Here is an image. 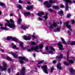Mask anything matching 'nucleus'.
<instances>
[{
	"label": "nucleus",
	"mask_w": 75,
	"mask_h": 75,
	"mask_svg": "<svg viewBox=\"0 0 75 75\" xmlns=\"http://www.w3.org/2000/svg\"><path fill=\"white\" fill-rule=\"evenodd\" d=\"M0 26H3V24H1L0 23Z\"/></svg>",
	"instance_id": "obj_62"
},
{
	"label": "nucleus",
	"mask_w": 75,
	"mask_h": 75,
	"mask_svg": "<svg viewBox=\"0 0 75 75\" xmlns=\"http://www.w3.org/2000/svg\"><path fill=\"white\" fill-rule=\"evenodd\" d=\"M69 63H70V64H74V61H73V60H70L69 61Z\"/></svg>",
	"instance_id": "obj_33"
},
{
	"label": "nucleus",
	"mask_w": 75,
	"mask_h": 75,
	"mask_svg": "<svg viewBox=\"0 0 75 75\" xmlns=\"http://www.w3.org/2000/svg\"><path fill=\"white\" fill-rule=\"evenodd\" d=\"M59 23L60 24H62V22L61 21H60Z\"/></svg>",
	"instance_id": "obj_61"
},
{
	"label": "nucleus",
	"mask_w": 75,
	"mask_h": 75,
	"mask_svg": "<svg viewBox=\"0 0 75 75\" xmlns=\"http://www.w3.org/2000/svg\"><path fill=\"white\" fill-rule=\"evenodd\" d=\"M19 59H23V60H26L27 59L25 57H19Z\"/></svg>",
	"instance_id": "obj_23"
},
{
	"label": "nucleus",
	"mask_w": 75,
	"mask_h": 75,
	"mask_svg": "<svg viewBox=\"0 0 75 75\" xmlns=\"http://www.w3.org/2000/svg\"><path fill=\"white\" fill-rule=\"evenodd\" d=\"M21 21H22V19H21V18L19 19L18 21V24L19 25L21 23Z\"/></svg>",
	"instance_id": "obj_28"
},
{
	"label": "nucleus",
	"mask_w": 75,
	"mask_h": 75,
	"mask_svg": "<svg viewBox=\"0 0 75 75\" xmlns=\"http://www.w3.org/2000/svg\"><path fill=\"white\" fill-rule=\"evenodd\" d=\"M21 74L22 75H24L25 74V68L23 67L22 68V70H21Z\"/></svg>",
	"instance_id": "obj_13"
},
{
	"label": "nucleus",
	"mask_w": 75,
	"mask_h": 75,
	"mask_svg": "<svg viewBox=\"0 0 75 75\" xmlns=\"http://www.w3.org/2000/svg\"><path fill=\"white\" fill-rule=\"evenodd\" d=\"M43 45L42 44L39 45V47L40 48H42Z\"/></svg>",
	"instance_id": "obj_42"
},
{
	"label": "nucleus",
	"mask_w": 75,
	"mask_h": 75,
	"mask_svg": "<svg viewBox=\"0 0 75 75\" xmlns=\"http://www.w3.org/2000/svg\"><path fill=\"white\" fill-rule=\"evenodd\" d=\"M19 44L21 46V47L22 48L23 50H24L25 48L23 47V43L22 42H19Z\"/></svg>",
	"instance_id": "obj_22"
},
{
	"label": "nucleus",
	"mask_w": 75,
	"mask_h": 75,
	"mask_svg": "<svg viewBox=\"0 0 75 75\" xmlns=\"http://www.w3.org/2000/svg\"><path fill=\"white\" fill-rule=\"evenodd\" d=\"M7 40H13V41H17V39L15 38H13L11 36L8 37L7 38Z\"/></svg>",
	"instance_id": "obj_9"
},
{
	"label": "nucleus",
	"mask_w": 75,
	"mask_h": 75,
	"mask_svg": "<svg viewBox=\"0 0 75 75\" xmlns=\"http://www.w3.org/2000/svg\"><path fill=\"white\" fill-rule=\"evenodd\" d=\"M40 47H39V46L38 45H36L35 47L33 46V47L31 49H29L28 50V52H31L33 51V50H35V51H36L37 52H39V51L37 50H38Z\"/></svg>",
	"instance_id": "obj_2"
},
{
	"label": "nucleus",
	"mask_w": 75,
	"mask_h": 75,
	"mask_svg": "<svg viewBox=\"0 0 75 75\" xmlns=\"http://www.w3.org/2000/svg\"><path fill=\"white\" fill-rule=\"evenodd\" d=\"M48 11H53V10H52V9H49L48 10Z\"/></svg>",
	"instance_id": "obj_49"
},
{
	"label": "nucleus",
	"mask_w": 75,
	"mask_h": 75,
	"mask_svg": "<svg viewBox=\"0 0 75 75\" xmlns=\"http://www.w3.org/2000/svg\"><path fill=\"white\" fill-rule=\"evenodd\" d=\"M54 68L52 67V68H51V69L50 71V72L51 73L53 71H54Z\"/></svg>",
	"instance_id": "obj_40"
},
{
	"label": "nucleus",
	"mask_w": 75,
	"mask_h": 75,
	"mask_svg": "<svg viewBox=\"0 0 75 75\" xmlns=\"http://www.w3.org/2000/svg\"><path fill=\"white\" fill-rule=\"evenodd\" d=\"M31 44L32 45H35V43L34 42H32Z\"/></svg>",
	"instance_id": "obj_48"
},
{
	"label": "nucleus",
	"mask_w": 75,
	"mask_h": 75,
	"mask_svg": "<svg viewBox=\"0 0 75 75\" xmlns=\"http://www.w3.org/2000/svg\"><path fill=\"white\" fill-rule=\"evenodd\" d=\"M64 64L65 65H69V64L67 63L66 62H64Z\"/></svg>",
	"instance_id": "obj_41"
},
{
	"label": "nucleus",
	"mask_w": 75,
	"mask_h": 75,
	"mask_svg": "<svg viewBox=\"0 0 75 75\" xmlns=\"http://www.w3.org/2000/svg\"><path fill=\"white\" fill-rule=\"evenodd\" d=\"M13 49H16V50H19V48L18 47H17V46L16 45H13Z\"/></svg>",
	"instance_id": "obj_30"
},
{
	"label": "nucleus",
	"mask_w": 75,
	"mask_h": 75,
	"mask_svg": "<svg viewBox=\"0 0 75 75\" xmlns=\"http://www.w3.org/2000/svg\"><path fill=\"white\" fill-rule=\"evenodd\" d=\"M47 66L46 65L43 66L42 67V69H44L43 70L44 72L46 74H48V70H47Z\"/></svg>",
	"instance_id": "obj_4"
},
{
	"label": "nucleus",
	"mask_w": 75,
	"mask_h": 75,
	"mask_svg": "<svg viewBox=\"0 0 75 75\" xmlns=\"http://www.w3.org/2000/svg\"><path fill=\"white\" fill-rule=\"evenodd\" d=\"M2 65L4 67L3 68L2 67L0 66V69H1V71H6L7 68L6 63L5 62H4L2 63Z\"/></svg>",
	"instance_id": "obj_3"
},
{
	"label": "nucleus",
	"mask_w": 75,
	"mask_h": 75,
	"mask_svg": "<svg viewBox=\"0 0 75 75\" xmlns=\"http://www.w3.org/2000/svg\"><path fill=\"white\" fill-rule=\"evenodd\" d=\"M67 33H68L69 35H71V33H70V32H69V31H68Z\"/></svg>",
	"instance_id": "obj_55"
},
{
	"label": "nucleus",
	"mask_w": 75,
	"mask_h": 75,
	"mask_svg": "<svg viewBox=\"0 0 75 75\" xmlns=\"http://www.w3.org/2000/svg\"><path fill=\"white\" fill-rule=\"evenodd\" d=\"M54 32H56L57 31L59 32L60 31V28H57L56 30H54Z\"/></svg>",
	"instance_id": "obj_32"
},
{
	"label": "nucleus",
	"mask_w": 75,
	"mask_h": 75,
	"mask_svg": "<svg viewBox=\"0 0 75 75\" xmlns=\"http://www.w3.org/2000/svg\"><path fill=\"white\" fill-rule=\"evenodd\" d=\"M38 20H39V21H42V19L41 18H38Z\"/></svg>",
	"instance_id": "obj_43"
},
{
	"label": "nucleus",
	"mask_w": 75,
	"mask_h": 75,
	"mask_svg": "<svg viewBox=\"0 0 75 75\" xmlns=\"http://www.w3.org/2000/svg\"><path fill=\"white\" fill-rule=\"evenodd\" d=\"M73 3H75V1H74L73 2Z\"/></svg>",
	"instance_id": "obj_64"
},
{
	"label": "nucleus",
	"mask_w": 75,
	"mask_h": 75,
	"mask_svg": "<svg viewBox=\"0 0 75 75\" xmlns=\"http://www.w3.org/2000/svg\"><path fill=\"white\" fill-rule=\"evenodd\" d=\"M18 7L20 9H21L22 8V7H21V5H18Z\"/></svg>",
	"instance_id": "obj_39"
},
{
	"label": "nucleus",
	"mask_w": 75,
	"mask_h": 75,
	"mask_svg": "<svg viewBox=\"0 0 75 75\" xmlns=\"http://www.w3.org/2000/svg\"><path fill=\"white\" fill-rule=\"evenodd\" d=\"M52 62L53 64H55L57 62V61L56 60H53Z\"/></svg>",
	"instance_id": "obj_51"
},
{
	"label": "nucleus",
	"mask_w": 75,
	"mask_h": 75,
	"mask_svg": "<svg viewBox=\"0 0 75 75\" xmlns=\"http://www.w3.org/2000/svg\"><path fill=\"white\" fill-rule=\"evenodd\" d=\"M0 6H3V8H6V6L4 5V4L3 3L1 2H0Z\"/></svg>",
	"instance_id": "obj_25"
},
{
	"label": "nucleus",
	"mask_w": 75,
	"mask_h": 75,
	"mask_svg": "<svg viewBox=\"0 0 75 75\" xmlns=\"http://www.w3.org/2000/svg\"><path fill=\"white\" fill-rule=\"evenodd\" d=\"M50 48L51 50H52V51L50 50L48 52V53L49 54H52L54 53V52H53V51H55V50L54 49V48L52 47H50Z\"/></svg>",
	"instance_id": "obj_10"
},
{
	"label": "nucleus",
	"mask_w": 75,
	"mask_h": 75,
	"mask_svg": "<svg viewBox=\"0 0 75 75\" xmlns=\"http://www.w3.org/2000/svg\"><path fill=\"white\" fill-rule=\"evenodd\" d=\"M43 62H44V60H42L40 62H39L38 64H42L43 63Z\"/></svg>",
	"instance_id": "obj_37"
},
{
	"label": "nucleus",
	"mask_w": 75,
	"mask_h": 75,
	"mask_svg": "<svg viewBox=\"0 0 75 75\" xmlns=\"http://www.w3.org/2000/svg\"><path fill=\"white\" fill-rule=\"evenodd\" d=\"M57 58H63V54H60V55L59 57H57Z\"/></svg>",
	"instance_id": "obj_24"
},
{
	"label": "nucleus",
	"mask_w": 75,
	"mask_h": 75,
	"mask_svg": "<svg viewBox=\"0 0 75 75\" xmlns=\"http://www.w3.org/2000/svg\"><path fill=\"white\" fill-rule=\"evenodd\" d=\"M42 53L43 54H47V52H42Z\"/></svg>",
	"instance_id": "obj_54"
},
{
	"label": "nucleus",
	"mask_w": 75,
	"mask_h": 75,
	"mask_svg": "<svg viewBox=\"0 0 75 75\" xmlns=\"http://www.w3.org/2000/svg\"><path fill=\"white\" fill-rule=\"evenodd\" d=\"M58 13H59V14H62L63 13V11L62 10L59 11L58 12Z\"/></svg>",
	"instance_id": "obj_36"
},
{
	"label": "nucleus",
	"mask_w": 75,
	"mask_h": 75,
	"mask_svg": "<svg viewBox=\"0 0 75 75\" xmlns=\"http://www.w3.org/2000/svg\"><path fill=\"white\" fill-rule=\"evenodd\" d=\"M30 12H25L24 13V15L25 17H28V16L29 15H30Z\"/></svg>",
	"instance_id": "obj_19"
},
{
	"label": "nucleus",
	"mask_w": 75,
	"mask_h": 75,
	"mask_svg": "<svg viewBox=\"0 0 75 75\" xmlns=\"http://www.w3.org/2000/svg\"><path fill=\"white\" fill-rule=\"evenodd\" d=\"M6 21L8 22L7 25L8 27H10V28H14L16 27L15 24H14V21H13L12 19H11L10 21L11 23L12 24H10V22L9 21L6 20Z\"/></svg>",
	"instance_id": "obj_1"
},
{
	"label": "nucleus",
	"mask_w": 75,
	"mask_h": 75,
	"mask_svg": "<svg viewBox=\"0 0 75 75\" xmlns=\"http://www.w3.org/2000/svg\"><path fill=\"white\" fill-rule=\"evenodd\" d=\"M69 24V22L67 21L64 23V26H66L67 27V28H68L69 29L70 31H72V29H71V25H68Z\"/></svg>",
	"instance_id": "obj_6"
},
{
	"label": "nucleus",
	"mask_w": 75,
	"mask_h": 75,
	"mask_svg": "<svg viewBox=\"0 0 75 75\" xmlns=\"http://www.w3.org/2000/svg\"><path fill=\"white\" fill-rule=\"evenodd\" d=\"M21 27L23 29H25V28H27V25H22L21 26Z\"/></svg>",
	"instance_id": "obj_27"
},
{
	"label": "nucleus",
	"mask_w": 75,
	"mask_h": 75,
	"mask_svg": "<svg viewBox=\"0 0 75 75\" xmlns=\"http://www.w3.org/2000/svg\"><path fill=\"white\" fill-rule=\"evenodd\" d=\"M61 40H62L63 44H66V42L64 40V39L63 38H61Z\"/></svg>",
	"instance_id": "obj_29"
},
{
	"label": "nucleus",
	"mask_w": 75,
	"mask_h": 75,
	"mask_svg": "<svg viewBox=\"0 0 75 75\" xmlns=\"http://www.w3.org/2000/svg\"><path fill=\"white\" fill-rule=\"evenodd\" d=\"M71 45H75V41L71 42L70 43Z\"/></svg>",
	"instance_id": "obj_34"
},
{
	"label": "nucleus",
	"mask_w": 75,
	"mask_h": 75,
	"mask_svg": "<svg viewBox=\"0 0 75 75\" xmlns=\"http://www.w3.org/2000/svg\"><path fill=\"white\" fill-rule=\"evenodd\" d=\"M69 71L71 72V73H72L74 72V70H73V68H71V69H69Z\"/></svg>",
	"instance_id": "obj_35"
},
{
	"label": "nucleus",
	"mask_w": 75,
	"mask_h": 75,
	"mask_svg": "<svg viewBox=\"0 0 75 75\" xmlns=\"http://www.w3.org/2000/svg\"><path fill=\"white\" fill-rule=\"evenodd\" d=\"M60 50H63V46L61 44V43L60 42L57 44Z\"/></svg>",
	"instance_id": "obj_11"
},
{
	"label": "nucleus",
	"mask_w": 75,
	"mask_h": 75,
	"mask_svg": "<svg viewBox=\"0 0 75 75\" xmlns=\"http://www.w3.org/2000/svg\"><path fill=\"white\" fill-rule=\"evenodd\" d=\"M49 3H56L57 2V1L56 0H55L54 1H53L52 0H50Z\"/></svg>",
	"instance_id": "obj_20"
},
{
	"label": "nucleus",
	"mask_w": 75,
	"mask_h": 75,
	"mask_svg": "<svg viewBox=\"0 0 75 75\" xmlns=\"http://www.w3.org/2000/svg\"><path fill=\"white\" fill-rule=\"evenodd\" d=\"M44 4L46 5V6L48 8L51 7V5L50 4H48V1H46L43 3Z\"/></svg>",
	"instance_id": "obj_7"
},
{
	"label": "nucleus",
	"mask_w": 75,
	"mask_h": 75,
	"mask_svg": "<svg viewBox=\"0 0 75 75\" xmlns=\"http://www.w3.org/2000/svg\"><path fill=\"white\" fill-rule=\"evenodd\" d=\"M75 21L74 20H72V23L74 24H75Z\"/></svg>",
	"instance_id": "obj_52"
},
{
	"label": "nucleus",
	"mask_w": 75,
	"mask_h": 75,
	"mask_svg": "<svg viewBox=\"0 0 75 75\" xmlns=\"http://www.w3.org/2000/svg\"><path fill=\"white\" fill-rule=\"evenodd\" d=\"M16 75H21V74H20L19 73H17Z\"/></svg>",
	"instance_id": "obj_60"
},
{
	"label": "nucleus",
	"mask_w": 75,
	"mask_h": 75,
	"mask_svg": "<svg viewBox=\"0 0 75 75\" xmlns=\"http://www.w3.org/2000/svg\"><path fill=\"white\" fill-rule=\"evenodd\" d=\"M63 1H66V10L67 11L68 10L69 7H68V4L67 3H72V1L71 0H63Z\"/></svg>",
	"instance_id": "obj_5"
},
{
	"label": "nucleus",
	"mask_w": 75,
	"mask_h": 75,
	"mask_svg": "<svg viewBox=\"0 0 75 75\" xmlns=\"http://www.w3.org/2000/svg\"><path fill=\"white\" fill-rule=\"evenodd\" d=\"M32 37L33 38V40H34V38H35V36L34 35H32Z\"/></svg>",
	"instance_id": "obj_53"
},
{
	"label": "nucleus",
	"mask_w": 75,
	"mask_h": 75,
	"mask_svg": "<svg viewBox=\"0 0 75 75\" xmlns=\"http://www.w3.org/2000/svg\"><path fill=\"white\" fill-rule=\"evenodd\" d=\"M8 72H13V67H11L8 70Z\"/></svg>",
	"instance_id": "obj_18"
},
{
	"label": "nucleus",
	"mask_w": 75,
	"mask_h": 75,
	"mask_svg": "<svg viewBox=\"0 0 75 75\" xmlns=\"http://www.w3.org/2000/svg\"><path fill=\"white\" fill-rule=\"evenodd\" d=\"M23 62H23V60L20 61V63L21 64H23Z\"/></svg>",
	"instance_id": "obj_50"
},
{
	"label": "nucleus",
	"mask_w": 75,
	"mask_h": 75,
	"mask_svg": "<svg viewBox=\"0 0 75 75\" xmlns=\"http://www.w3.org/2000/svg\"><path fill=\"white\" fill-rule=\"evenodd\" d=\"M38 16L41 17L42 15H44V13L43 12H40L38 13Z\"/></svg>",
	"instance_id": "obj_16"
},
{
	"label": "nucleus",
	"mask_w": 75,
	"mask_h": 75,
	"mask_svg": "<svg viewBox=\"0 0 75 75\" xmlns=\"http://www.w3.org/2000/svg\"><path fill=\"white\" fill-rule=\"evenodd\" d=\"M64 5H62L60 7L61 8H63V7H64Z\"/></svg>",
	"instance_id": "obj_58"
},
{
	"label": "nucleus",
	"mask_w": 75,
	"mask_h": 75,
	"mask_svg": "<svg viewBox=\"0 0 75 75\" xmlns=\"http://www.w3.org/2000/svg\"><path fill=\"white\" fill-rule=\"evenodd\" d=\"M7 23H6L5 25V27L4 28L3 27H1V30H9V29L6 28V27H7Z\"/></svg>",
	"instance_id": "obj_12"
},
{
	"label": "nucleus",
	"mask_w": 75,
	"mask_h": 75,
	"mask_svg": "<svg viewBox=\"0 0 75 75\" xmlns=\"http://www.w3.org/2000/svg\"><path fill=\"white\" fill-rule=\"evenodd\" d=\"M37 67H38V68H39V69H40V68H41V66H40V65H38Z\"/></svg>",
	"instance_id": "obj_45"
},
{
	"label": "nucleus",
	"mask_w": 75,
	"mask_h": 75,
	"mask_svg": "<svg viewBox=\"0 0 75 75\" xmlns=\"http://www.w3.org/2000/svg\"><path fill=\"white\" fill-rule=\"evenodd\" d=\"M48 47H45V50H48Z\"/></svg>",
	"instance_id": "obj_56"
},
{
	"label": "nucleus",
	"mask_w": 75,
	"mask_h": 75,
	"mask_svg": "<svg viewBox=\"0 0 75 75\" xmlns=\"http://www.w3.org/2000/svg\"><path fill=\"white\" fill-rule=\"evenodd\" d=\"M9 54H11L12 55H13V56L14 57H15V58H17V55L15 54L14 53H11V52H9Z\"/></svg>",
	"instance_id": "obj_26"
},
{
	"label": "nucleus",
	"mask_w": 75,
	"mask_h": 75,
	"mask_svg": "<svg viewBox=\"0 0 75 75\" xmlns=\"http://www.w3.org/2000/svg\"><path fill=\"white\" fill-rule=\"evenodd\" d=\"M52 8L53 9H58L59 8V7L57 6H53Z\"/></svg>",
	"instance_id": "obj_31"
},
{
	"label": "nucleus",
	"mask_w": 75,
	"mask_h": 75,
	"mask_svg": "<svg viewBox=\"0 0 75 75\" xmlns=\"http://www.w3.org/2000/svg\"><path fill=\"white\" fill-rule=\"evenodd\" d=\"M69 17H71V15L69 14H68L67 16V18H69Z\"/></svg>",
	"instance_id": "obj_46"
},
{
	"label": "nucleus",
	"mask_w": 75,
	"mask_h": 75,
	"mask_svg": "<svg viewBox=\"0 0 75 75\" xmlns=\"http://www.w3.org/2000/svg\"><path fill=\"white\" fill-rule=\"evenodd\" d=\"M23 38L25 40H30L31 38V36L29 35L28 36L24 35L23 37Z\"/></svg>",
	"instance_id": "obj_8"
},
{
	"label": "nucleus",
	"mask_w": 75,
	"mask_h": 75,
	"mask_svg": "<svg viewBox=\"0 0 75 75\" xmlns=\"http://www.w3.org/2000/svg\"><path fill=\"white\" fill-rule=\"evenodd\" d=\"M19 3H23V1H22L19 0Z\"/></svg>",
	"instance_id": "obj_47"
},
{
	"label": "nucleus",
	"mask_w": 75,
	"mask_h": 75,
	"mask_svg": "<svg viewBox=\"0 0 75 75\" xmlns=\"http://www.w3.org/2000/svg\"><path fill=\"white\" fill-rule=\"evenodd\" d=\"M10 16H13V13H11L10 14Z\"/></svg>",
	"instance_id": "obj_59"
},
{
	"label": "nucleus",
	"mask_w": 75,
	"mask_h": 75,
	"mask_svg": "<svg viewBox=\"0 0 75 75\" xmlns=\"http://www.w3.org/2000/svg\"><path fill=\"white\" fill-rule=\"evenodd\" d=\"M68 57H69V52L67 53V58L68 60Z\"/></svg>",
	"instance_id": "obj_44"
},
{
	"label": "nucleus",
	"mask_w": 75,
	"mask_h": 75,
	"mask_svg": "<svg viewBox=\"0 0 75 75\" xmlns=\"http://www.w3.org/2000/svg\"><path fill=\"white\" fill-rule=\"evenodd\" d=\"M33 6H28L26 8V9L28 10H30L31 9H33Z\"/></svg>",
	"instance_id": "obj_17"
},
{
	"label": "nucleus",
	"mask_w": 75,
	"mask_h": 75,
	"mask_svg": "<svg viewBox=\"0 0 75 75\" xmlns=\"http://www.w3.org/2000/svg\"><path fill=\"white\" fill-rule=\"evenodd\" d=\"M57 23H54L53 25L50 27V28L51 29H52V28H53V26L55 27H57Z\"/></svg>",
	"instance_id": "obj_15"
},
{
	"label": "nucleus",
	"mask_w": 75,
	"mask_h": 75,
	"mask_svg": "<svg viewBox=\"0 0 75 75\" xmlns=\"http://www.w3.org/2000/svg\"><path fill=\"white\" fill-rule=\"evenodd\" d=\"M33 55L34 57H35V54H33Z\"/></svg>",
	"instance_id": "obj_63"
},
{
	"label": "nucleus",
	"mask_w": 75,
	"mask_h": 75,
	"mask_svg": "<svg viewBox=\"0 0 75 75\" xmlns=\"http://www.w3.org/2000/svg\"><path fill=\"white\" fill-rule=\"evenodd\" d=\"M6 58L8 61H11V59L10 57H7Z\"/></svg>",
	"instance_id": "obj_38"
},
{
	"label": "nucleus",
	"mask_w": 75,
	"mask_h": 75,
	"mask_svg": "<svg viewBox=\"0 0 75 75\" xmlns=\"http://www.w3.org/2000/svg\"><path fill=\"white\" fill-rule=\"evenodd\" d=\"M57 67L58 69H59L60 70H61L62 69V67H61V63L59 62L58 63Z\"/></svg>",
	"instance_id": "obj_14"
},
{
	"label": "nucleus",
	"mask_w": 75,
	"mask_h": 75,
	"mask_svg": "<svg viewBox=\"0 0 75 75\" xmlns=\"http://www.w3.org/2000/svg\"><path fill=\"white\" fill-rule=\"evenodd\" d=\"M47 14H46L45 16H44V17L42 18H45L44 21H46L48 18V16H47Z\"/></svg>",
	"instance_id": "obj_21"
},
{
	"label": "nucleus",
	"mask_w": 75,
	"mask_h": 75,
	"mask_svg": "<svg viewBox=\"0 0 75 75\" xmlns=\"http://www.w3.org/2000/svg\"><path fill=\"white\" fill-rule=\"evenodd\" d=\"M27 3L28 4H31V3L30 2L28 1Z\"/></svg>",
	"instance_id": "obj_57"
}]
</instances>
